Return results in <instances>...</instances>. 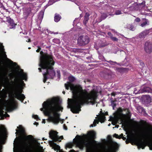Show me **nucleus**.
<instances>
[{
	"label": "nucleus",
	"instance_id": "f257e3e1",
	"mask_svg": "<svg viewBox=\"0 0 152 152\" xmlns=\"http://www.w3.org/2000/svg\"><path fill=\"white\" fill-rule=\"evenodd\" d=\"M70 82L65 84L66 89L69 90V87L72 91L73 99L68 98V107L70 108L71 111L74 113H78L81 111V106L90 103L92 105L96 102L98 97V92L93 90L88 92L86 89H83L80 85L75 86L71 82L75 80L74 77L70 76L69 77Z\"/></svg>",
	"mask_w": 152,
	"mask_h": 152
},
{
	"label": "nucleus",
	"instance_id": "f03ea898",
	"mask_svg": "<svg viewBox=\"0 0 152 152\" xmlns=\"http://www.w3.org/2000/svg\"><path fill=\"white\" fill-rule=\"evenodd\" d=\"M43 108L40 109L43 111L44 114L48 116L49 120L55 124H58L61 120L60 114L58 113L62 111L63 107L59 103V99L54 98L50 100L44 102L42 104Z\"/></svg>",
	"mask_w": 152,
	"mask_h": 152
},
{
	"label": "nucleus",
	"instance_id": "7ed1b4c3",
	"mask_svg": "<svg viewBox=\"0 0 152 152\" xmlns=\"http://www.w3.org/2000/svg\"><path fill=\"white\" fill-rule=\"evenodd\" d=\"M39 63V72H42V69H45L46 72L43 74L44 77L43 81L45 83L48 79H53L55 75V72L53 66L55 61L53 60L54 57L52 54H48L47 53H44L41 51L40 53Z\"/></svg>",
	"mask_w": 152,
	"mask_h": 152
},
{
	"label": "nucleus",
	"instance_id": "20e7f679",
	"mask_svg": "<svg viewBox=\"0 0 152 152\" xmlns=\"http://www.w3.org/2000/svg\"><path fill=\"white\" fill-rule=\"evenodd\" d=\"M126 144L130 143L132 145H133V143L137 146L139 149L141 148L144 149L145 147L146 146L145 142L133 136H130L129 138H127L126 141Z\"/></svg>",
	"mask_w": 152,
	"mask_h": 152
},
{
	"label": "nucleus",
	"instance_id": "39448f33",
	"mask_svg": "<svg viewBox=\"0 0 152 152\" xmlns=\"http://www.w3.org/2000/svg\"><path fill=\"white\" fill-rule=\"evenodd\" d=\"M13 88L15 93L12 95V96L15 97L23 102L25 98L24 95L22 94L23 92V87L20 85H15L14 84Z\"/></svg>",
	"mask_w": 152,
	"mask_h": 152
},
{
	"label": "nucleus",
	"instance_id": "423d86ee",
	"mask_svg": "<svg viewBox=\"0 0 152 152\" xmlns=\"http://www.w3.org/2000/svg\"><path fill=\"white\" fill-rule=\"evenodd\" d=\"M18 75L19 76H21L22 78V79H20L18 78H16L14 80L15 82H14L12 81L11 82L12 83H14V85H20L23 88L25 86L26 84L23 80H24L25 81H27V75L26 74H21L20 73H18Z\"/></svg>",
	"mask_w": 152,
	"mask_h": 152
},
{
	"label": "nucleus",
	"instance_id": "0eeeda50",
	"mask_svg": "<svg viewBox=\"0 0 152 152\" xmlns=\"http://www.w3.org/2000/svg\"><path fill=\"white\" fill-rule=\"evenodd\" d=\"M91 142L88 140L83 141H78L77 142L76 145L80 150H83L84 147H86L87 150H89Z\"/></svg>",
	"mask_w": 152,
	"mask_h": 152
},
{
	"label": "nucleus",
	"instance_id": "6e6552de",
	"mask_svg": "<svg viewBox=\"0 0 152 152\" xmlns=\"http://www.w3.org/2000/svg\"><path fill=\"white\" fill-rule=\"evenodd\" d=\"M89 42V37L87 35L81 36L79 37L77 39V43L81 46L87 44Z\"/></svg>",
	"mask_w": 152,
	"mask_h": 152
},
{
	"label": "nucleus",
	"instance_id": "1a4fd4ad",
	"mask_svg": "<svg viewBox=\"0 0 152 152\" xmlns=\"http://www.w3.org/2000/svg\"><path fill=\"white\" fill-rule=\"evenodd\" d=\"M134 92L135 94H140L143 93H149L152 92V89L149 87L144 85L141 88L137 90L136 88L134 89Z\"/></svg>",
	"mask_w": 152,
	"mask_h": 152
},
{
	"label": "nucleus",
	"instance_id": "9d476101",
	"mask_svg": "<svg viewBox=\"0 0 152 152\" xmlns=\"http://www.w3.org/2000/svg\"><path fill=\"white\" fill-rule=\"evenodd\" d=\"M145 6V4L142 3L141 4H138L135 3L132 4L131 6L129 7V10L131 11L138 10L141 9Z\"/></svg>",
	"mask_w": 152,
	"mask_h": 152
},
{
	"label": "nucleus",
	"instance_id": "9b49d317",
	"mask_svg": "<svg viewBox=\"0 0 152 152\" xmlns=\"http://www.w3.org/2000/svg\"><path fill=\"white\" fill-rule=\"evenodd\" d=\"M144 49L148 53H150L152 51V44L150 42H146L144 44Z\"/></svg>",
	"mask_w": 152,
	"mask_h": 152
},
{
	"label": "nucleus",
	"instance_id": "f8f14e48",
	"mask_svg": "<svg viewBox=\"0 0 152 152\" xmlns=\"http://www.w3.org/2000/svg\"><path fill=\"white\" fill-rule=\"evenodd\" d=\"M141 134L144 137L148 139H152V134L149 132L148 130H145L144 132H142ZM150 149L152 150V143L151 144Z\"/></svg>",
	"mask_w": 152,
	"mask_h": 152
},
{
	"label": "nucleus",
	"instance_id": "ddd939ff",
	"mask_svg": "<svg viewBox=\"0 0 152 152\" xmlns=\"http://www.w3.org/2000/svg\"><path fill=\"white\" fill-rule=\"evenodd\" d=\"M96 132L92 130L88 132L87 135H84V136L85 137H86L88 136L90 139L93 140L94 142H96V141L94 140L96 138Z\"/></svg>",
	"mask_w": 152,
	"mask_h": 152
},
{
	"label": "nucleus",
	"instance_id": "4468645a",
	"mask_svg": "<svg viewBox=\"0 0 152 152\" xmlns=\"http://www.w3.org/2000/svg\"><path fill=\"white\" fill-rule=\"evenodd\" d=\"M18 129V130L16 129V132L15 133L16 134L18 133L20 135L23 136L25 134V129L21 125L19 126L18 127H17Z\"/></svg>",
	"mask_w": 152,
	"mask_h": 152
},
{
	"label": "nucleus",
	"instance_id": "2eb2a0df",
	"mask_svg": "<svg viewBox=\"0 0 152 152\" xmlns=\"http://www.w3.org/2000/svg\"><path fill=\"white\" fill-rule=\"evenodd\" d=\"M7 21L9 23L8 26L10 28H14L16 25V24L14 23L13 20L11 19L10 18H8Z\"/></svg>",
	"mask_w": 152,
	"mask_h": 152
},
{
	"label": "nucleus",
	"instance_id": "dca6fc26",
	"mask_svg": "<svg viewBox=\"0 0 152 152\" xmlns=\"http://www.w3.org/2000/svg\"><path fill=\"white\" fill-rule=\"evenodd\" d=\"M58 132L56 131L53 130L51 131L49 133L50 137L53 141L55 139H56V138L58 136Z\"/></svg>",
	"mask_w": 152,
	"mask_h": 152
},
{
	"label": "nucleus",
	"instance_id": "f3484780",
	"mask_svg": "<svg viewBox=\"0 0 152 152\" xmlns=\"http://www.w3.org/2000/svg\"><path fill=\"white\" fill-rule=\"evenodd\" d=\"M151 98L148 95H145L143 96V101L146 104H148L151 102Z\"/></svg>",
	"mask_w": 152,
	"mask_h": 152
},
{
	"label": "nucleus",
	"instance_id": "a211bd4d",
	"mask_svg": "<svg viewBox=\"0 0 152 152\" xmlns=\"http://www.w3.org/2000/svg\"><path fill=\"white\" fill-rule=\"evenodd\" d=\"M90 15V14L88 12L86 13L84 17V19L83 21V23L84 25L86 26L87 23L89 20V16Z\"/></svg>",
	"mask_w": 152,
	"mask_h": 152
},
{
	"label": "nucleus",
	"instance_id": "6ab92c4d",
	"mask_svg": "<svg viewBox=\"0 0 152 152\" xmlns=\"http://www.w3.org/2000/svg\"><path fill=\"white\" fill-rule=\"evenodd\" d=\"M149 33V30H146L140 33L139 35V37L140 38H145Z\"/></svg>",
	"mask_w": 152,
	"mask_h": 152
},
{
	"label": "nucleus",
	"instance_id": "aec40b11",
	"mask_svg": "<svg viewBox=\"0 0 152 152\" xmlns=\"http://www.w3.org/2000/svg\"><path fill=\"white\" fill-rule=\"evenodd\" d=\"M61 15L58 14L56 13L54 17V20L55 22H58L61 19Z\"/></svg>",
	"mask_w": 152,
	"mask_h": 152
},
{
	"label": "nucleus",
	"instance_id": "412c9836",
	"mask_svg": "<svg viewBox=\"0 0 152 152\" xmlns=\"http://www.w3.org/2000/svg\"><path fill=\"white\" fill-rule=\"evenodd\" d=\"M136 109L137 111L140 113H142L145 112L144 109L140 106H137Z\"/></svg>",
	"mask_w": 152,
	"mask_h": 152
},
{
	"label": "nucleus",
	"instance_id": "4be33fe9",
	"mask_svg": "<svg viewBox=\"0 0 152 152\" xmlns=\"http://www.w3.org/2000/svg\"><path fill=\"white\" fill-rule=\"evenodd\" d=\"M118 121L119 118L118 117L113 118V120L112 122V124L114 125H115V124L117 123H118Z\"/></svg>",
	"mask_w": 152,
	"mask_h": 152
},
{
	"label": "nucleus",
	"instance_id": "5701e85b",
	"mask_svg": "<svg viewBox=\"0 0 152 152\" xmlns=\"http://www.w3.org/2000/svg\"><path fill=\"white\" fill-rule=\"evenodd\" d=\"M127 28L129 29L130 30L134 31L135 30V28L134 26L132 24H129L127 25Z\"/></svg>",
	"mask_w": 152,
	"mask_h": 152
},
{
	"label": "nucleus",
	"instance_id": "b1692460",
	"mask_svg": "<svg viewBox=\"0 0 152 152\" xmlns=\"http://www.w3.org/2000/svg\"><path fill=\"white\" fill-rule=\"evenodd\" d=\"M143 20H145V21L141 24L140 26L142 27H143L147 25H148L149 24V22L148 19L146 18H144Z\"/></svg>",
	"mask_w": 152,
	"mask_h": 152
},
{
	"label": "nucleus",
	"instance_id": "393cba45",
	"mask_svg": "<svg viewBox=\"0 0 152 152\" xmlns=\"http://www.w3.org/2000/svg\"><path fill=\"white\" fill-rule=\"evenodd\" d=\"M32 136L31 135H30L27 136L23 137V139L26 141H28L30 140Z\"/></svg>",
	"mask_w": 152,
	"mask_h": 152
},
{
	"label": "nucleus",
	"instance_id": "a878e982",
	"mask_svg": "<svg viewBox=\"0 0 152 152\" xmlns=\"http://www.w3.org/2000/svg\"><path fill=\"white\" fill-rule=\"evenodd\" d=\"M108 45V43L105 41H102L100 44L99 47H103L107 46Z\"/></svg>",
	"mask_w": 152,
	"mask_h": 152
},
{
	"label": "nucleus",
	"instance_id": "bb28decb",
	"mask_svg": "<svg viewBox=\"0 0 152 152\" xmlns=\"http://www.w3.org/2000/svg\"><path fill=\"white\" fill-rule=\"evenodd\" d=\"M53 144L54 145L53 148L55 150H59L60 149V147L58 145H57L56 143H53Z\"/></svg>",
	"mask_w": 152,
	"mask_h": 152
},
{
	"label": "nucleus",
	"instance_id": "cd10ccee",
	"mask_svg": "<svg viewBox=\"0 0 152 152\" xmlns=\"http://www.w3.org/2000/svg\"><path fill=\"white\" fill-rule=\"evenodd\" d=\"M124 109H122L121 107H119L117 110V111L119 114L120 115H123V112L124 111Z\"/></svg>",
	"mask_w": 152,
	"mask_h": 152
},
{
	"label": "nucleus",
	"instance_id": "c85d7f7f",
	"mask_svg": "<svg viewBox=\"0 0 152 152\" xmlns=\"http://www.w3.org/2000/svg\"><path fill=\"white\" fill-rule=\"evenodd\" d=\"M124 111L126 112V114L128 116H130L131 113L129 110L128 108H125L124 109Z\"/></svg>",
	"mask_w": 152,
	"mask_h": 152
},
{
	"label": "nucleus",
	"instance_id": "c756f323",
	"mask_svg": "<svg viewBox=\"0 0 152 152\" xmlns=\"http://www.w3.org/2000/svg\"><path fill=\"white\" fill-rule=\"evenodd\" d=\"M108 15L106 13H103L102 15L101 18L102 19L104 20L108 17Z\"/></svg>",
	"mask_w": 152,
	"mask_h": 152
},
{
	"label": "nucleus",
	"instance_id": "7c9ffc66",
	"mask_svg": "<svg viewBox=\"0 0 152 152\" xmlns=\"http://www.w3.org/2000/svg\"><path fill=\"white\" fill-rule=\"evenodd\" d=\"M44 15V12L42 11L40 12L39 15V18L40 19H42Z\"/></svg>",
	"mask_w": 152,
	"mask_h": 152
},
{
	"label": "nucleus",
	"instance_id": "2f4dec72",
	"mask_svg": "<svg viewBox=\"0 0 152 152\" xmlns=\"http://www.w3.org/2000/svg\"><path fill=\"white\" fill-rule=\"evenodd\" d=\"M10 106L12 107V109H14L15 108L16 104L13 101L11 102L10 104Z\"/></svg>",
	"mask_w": 152,
	"mask_h": 152
},
{
	"label": "nucleus",
	"instance_id": "473e14b6",
	"mask_svg": "<svg viewBox=\"0 0 152 152\" xmlns=\"http://www.w3.org/2000/svg\"><path fill=\"white\" fill-rule=\"evenodd\" d=\"M110 39L113 41L114 42H118V38L114 37L113 36H111V37Z\"/></svg>",
	"mask_w": 152,
	"mask_h": 152
},
{
	"label": "nucleus",
	"instance_id": "72a5a7b5",
	"mask_svg": "<svg viewBox=\"0 0 152 152\" xmlns=\"http://www.w3.org/2000/svg\"><path fill=\"white\" fill-rule=\"evenodd\" d=\"M16 6L17 8V9H16V8L15 9V11L17 13H19L21 11V9L20 8V7H18L16 5Z\"/></svg>",
	"mask_w": 152,
	"mask_h": 152
},
{
	"label": "nucleus",
	"instance_id": "f704fd0d",
	"mask_svg": "<svg viewBox=\"0 0 152 152\" xmlns=\"http://www.w3.org/2000/svg\"><path fill=\"white\" fill-rule=\"evenodd\" d=\"M4 111L2 110L1 112V114L2 115H3V116L6 117H10V115L7 113H6V114H4Z\"/></svg>",
	"mask_w": 152,
	"mask_h": 152
},
{
	"label": "nucleus",
	"instance_id": "c9c22d12",
	"mask_svg": "<svg viewBox=\"0 0 152 152\" xmlns=\"http://www.w3.org/2000/svg\"><path fill=\"white\" fill-rule=\"evenodd\" d=\"M81 50L79 48H75L73 50V51L75 53L81 52Z\"/></svg>",
	"mask_w": 152,
	"mask_h": 152
},
{
	"label": "nucleus",
	"instance_id": "e433bc0d",
	"mask_svg": "<svg viewBox=\"0 0 152 152\" xmlns=\"http://www.w3.org/2000/svg\"><path fill=\"white\" fill-rule=\"evenodd\" d=\"M56 139H55L53 141L54 142H56L58 141L59 142H61V138H59V137L58 135L57 137L56 138Z\"/></svg>",
	"mask_w": 152,
	"mask_h": 152
},
{
	"label": "nucleus",
	"instance_id": "4c0bfd02",
	"mask_svg": "<svg viewBox=\"0 0 152 152\" xmlns=\"http://www.w3.org/2000/svg\"><path fill=\"white\" fill-rule=\"evenodd\" d=\"M27 148L25 152H33L32 150L27 145Z\"/></svg>",
	"mask_w": 152,
	"mask_h": 152
},
{
	"label": "nucleus",
	"instance_id": "58836bf2",
	"mask_svg": "<svg viewBox=\"0 0 152 152\" xmlns=\"http://www.w3.org/2000/svg\"><path fill=\"white\" fill-rule=\"evenodd\" d=\"M33 118L37 121L39 119L38 115H33Z\"/></svg>",
	"mask_w": 152,
	"mask_h": 152
},
{
	"label": "nucleus",
	"instance_id": "ea45409f",
	"mask_svg": "<svg viewBox=\"0 0 152 152\" xmlns=\"http://www.w3.org/2000/svg\"><path fill=\"white\" fill-rule=\"evenodd\" d=\"M66 147L67 148H72V144L71 143H68L66 144Z\"/></svg>",
	"mask_w": 152,
	"mask_h": 152
},
{
	"label": "nucleus",
	"instance_id": "a19ab883",
	"mask_svg": "<svg viewBox=\"0 0 152 152\" xmlns=\"http://www.w3.org/2000/svg\"><path fill=\"white\" fill-rule=\"evenodd\" d=\"M107 62L110 64L112 65H114L115 64L117 63V62H114L111 61H107Z\"/></svg>",
	"mask_w": 152,
	"mask_h": 152
},
{
	"label": "nucleus",
	"instance_id": "79ce46f5",
	"mask_svg": "<svg viewBox=\"0 0 152 152\" xmlns=\"http://www.w3.org/2000/svg\"><path fill=\"white\" fill-rule=\"evenodd\" d=\"M111 105L113 107H115L116 106V103H114L115 101L114 100H112L111 101Z\"/></svg>",
	"mask_w": 152,
	"mask_h": 152
},
{
	"label": "nucleus",
	"instance_id": "37998d69",
	"mask_svg": "<svg viewBox=\"0 0 152 152\" xmlns=\"http://www.w3.org/2000/svg\"><path fill=\"white\" fill-rule=\"evenodd\" d=\"M113 137L117 139H120L121 137H119V136L117 134H115L113 135Z\"/></svg>",
	"mask_w": 152,
	"mask_h": 152
},
{
	"label": "nucleus",
	"instance_id": "c03bdc74",
	"mask_svg": "<svg viewBox=\"0 0 152 152\" xmlns=\"http://www.w3.org/2000/svg\"><path fill=\"white\" fill-rule=\"evenodd\" d=\"M115 14L116 15H120L121 14V12L120 10H118L115 11Z\"/></svg>",
	"mask_w": 152,
	"mask_h": 152
},
{
	"label": "nucleus",
	"instance_id": "a18cd8bd",
	"mask_svg": "<svg viewBox=\"0 0 152 152\" xmlns=\"http://www.w3.org/2000/svg\"><path fill=\"white\" fill-rule=\"evenodd\" d=\"M57 77L58 78H60L61 76L60 72L59 70L57 71Z\"/></svg>",
	"mask_w": 152,
	"mask_h": 152
},
{
	"label": "nucleus",
	"instance_id": "49530a36",
	"mask_svg": "<svg viewBox=\"0 0 152 152\" xmlns=\"http://www.w3.org/2000/svg\"><path fill=\"white\" fill-rule=\"evenodd\" d=\"M99 121L96 120H95L93 122V124H94V126H95L96 125V124H98Z\"/></svg>",
	"mask_w": 152,
	"mask_h": 152
},
{
	"label": "nucleus",
	"instance_id": "de8ad7c7",
	"mask_svg": "<svg viewBox=\"0 0 152 152\" xmlns=\"http://www.w3.org/2000/svg\"><path fill=\"white\" fill-rule=\"evenodd\" d=\"M9 76L11 77L12 78H13L14 77V75L12 73H10L9 74Z\"/></svg>",
	"mask_w": 152,
	"mask_h": 152
},
{
	"label": "nucleus",
	"instance_id": "09e8293b",
	"mask_svg": "<svg viewBox=\"0 0 152 152\" xmlns=\"http://www.w3.org/2000/svg\"><path fill=\"white\" fill-rule=\"evenodd\" d=\"M140 65L142 66V67H143L145 66V64L144 63L141 61H140Z\"/></svg>",
	"mask_w": 152,
	"mask_h": 152
},
{
	"label": "nucleus",
	"instance_id": "8fccbe9b",
	"mask_svg": "<svg viewBox=\"0 0 152 152\" xmlns=\"http://www.w3.org/2000/svg\"><path fill=\"white\" fill-rule=\"evenodd\" d=\"M140 18H137L134 20V21L137 22H139L140 21Z\"/></svg>",
	"mask_w": 152,
	"mask_h": 152
},
{
	"label": "nucleus",
	"instance_id": "3c124183",
	"mask_svg": "<svg viewBox=\"0 0 152 152\" xmlns=\"http://www.w3.org/2000/svg\"><path fill=\"white\" fill-rule=\"evenodd\" d=\"M37 48H38V49L36 50V52L37 53H39V52L40 50L41 49V48L39 46H37Z\"/></svg>",
	"mask_w": 152,
	"mask_h": 152
},
{
	"label": "nucleus",
	"instance_id": "603ef678",
	"mask_svg": "<svg viewBox=\"0 0 152 152\" xmlns=\"http://www.w3.org/2000/svg\"><path fill=\"white\" fill-rule=\"evenodd\" d=\"M107 34L110 37V38H111V36H113L112 34L110 32H108L107 33Z\"/></svg>",
	"mask_w": 152,
	"mask_h": 152
},
{
	"label": "nucleus",
	"instance_id": "864d4df0",
	"mask_svg": "<svg viewBox=\"0 0 152 152\" xmlns=\"http://www.w3.org/2000/svg\"><path fill=\"white\" fill-rule=\"evenodd\" d=\"M5 128L3 127V128L0 127V132H1L2 131H4V129H5Z\"/></svg>",
	"mask_w": 152,
	"mask_h": 152
},
{
	"label": "nucleus",
	"instance_id": "5fc2aeb1",
	"mask_svg": "<svg viewBox=\"0 0 152 152\" xmlns=\"http://www.w3.org/2000/svg\"><path fill=\"white\" fill-rule=\"evenodd\" d=\"M63 128H64V129L66 130L67 129V127L66 126V125L65 124H64V125H63Z\"/></svg>",
	"mask_w": 152,
	"mask_h": 152
},
{
	"label": "nucleus",
	"instance_id": "6e6d98bb",
	"mask_svg": "<svg viewBox=\"0 0 152 152\" xmlns=\"http://www.w3.org/2000/svg\"><path fill=\"white\" fill-rule=\"evenodd\" d=\"M76 137L77 138H78V139H79H79H80L81 138V137H82L80 136V135H77L76 136Z\"/></svg>",
	"mask_w": 152,
	"mask_h": 152
},
{
	"label": "nucleus",
	"instance_id": "4d7b16f0",
	"mask_svg": "<svg viewBox=\"0 0 152 152\" xmlns=\"http://www.w3.org/2000/svg\"><path fill=\"white\" fill-rule=\"evenodd\" d=\"M9 60L10 61V63H11L12 64L13 63L14 64H15V65L17 64H16V63H15V62L14 63L13 62V61H11V60H10V59H9Z\"/></svg>",
	"mask_w": 152,
	"mask_h": 152
},
{
	"label": "nucleus",
	"instance_id": "13d9d810",
	"mask_svg": "<svg viewBox=\"0 0 152 152\" xmlns=\"http://www.w3.org/2000/svg\"><path fill=\"white\" fill-rule=\"evenodd\" d=\"M116 95V94L115 92H113L111 93V95L112 96H115Z\"/></svg>",
	"mask_w": 152,
	"mask_h": 152
},
{
	"label": "nucleus",
	"instance_id": "bf43d9fd",
	"mask_svg": "<svg viewBox=\"0 0 152 152\" xmlns=\"http://www.w3.org/2000/svg\"><path fill=\"white\" fill-rule=\"evenodd\" d=\"M104 114V115H108V113L107 112H106Z\"/></svg>",
	"mask_w": 152,
	"mask_h": 152
},
{
	"label": "nucleus",
	"instance_id": "052dcab7",
	"mask_svg": "<svg viewBox=\"0 0 152 152\" xmlns=\"http://www.w3.org/2000/svg\"><path fill=\"white\" fill-rule=\"evenodd\" d=\"M119 136V137H121V138H122V137H123V134H121Z\"/></svg>",
	"mask_w": 152,
	"mask_h": 152
},
{
	"label": "nucleus",
	"instance_id": "680f3d73",
	"mask_svg": "<svg viewBox=\"0 0 152 152\" xmlns=\"http://www.w3.org/2000/svg\"><path fill=\"white\" fill-rule=\"evenodd\" d=\"M75 151V150L73 149L69 151V152H74Z\"/></svg>",
	"mask_w": 152,
	"mask_h": 152
},
{
	"label": "nucleus",
	"instance_id": "e2e57ef3",
	"mask_svg": "<svg viewBox=\"0 0 152 152\" xmlns=\"http://www.w3.org/2000/svg\"><path fill=\"white\" fill-rule=\"evenodd\" d=\"M59 138H61V140L63 139V136H61L60 137H59Z\"/></svg>",
	"mask_w": 152,
	"mask_h": 152
},
{
	"label": "nucleus",
	"instance_id": "0e129e2a",
	"mask_svg": "<svg viewBox=\"0 0 152 152\" xmlns=\"http://www.w3.org/2000/svg\"><path fill=\"white\" fill-rule=\"evenodd\" d=\"M122 138L123 139V140H125L126 139V137H122Z\"/></svg>",
	"mask_w": 152,
	"mask_h": 152
},
{
	"label": "nucleus",
	"instance_id": "69168bd1",
	"mask_svg": "<svg viewBox=\"0 0 152 152\" xmlns=\"http://www.w3.org/2000/svg\"><path fill=\"white\" fill-rule=\"evenodd\" d=\"M94 126V124H91L90 126V127H93Z\"/></svg>",
	"mask_w": 152,
	"mask_h": 152
},
{
	"label": "nucleus",
	"instance_id": "338daca9",
	"mask_svg": "<svg viewBox=\"0 0 152 152\" xmlns=\"http://www.w3.org/2000/svg\"><path fill=\"white\" fill-rule=\"evenodd\" d=\"M104 117H102L100 118L101 119H104Z\"/></svg>",
	"mask_w": 152,
	"mask_h": 152
},
{
	"label": "nucleus",
	"instance_id": "774afa93",
	"mask_svg": "<svg viewBox=\"0 0 152 152\" xmlns=\"http://www.w3.org/2000/svg\"><path fill=\"white\" fill-rule=\"evenodd\" d=\"M62 93L64 94L65 93V91H63Z\"/></svg>",
	"mask_w": 152,
	"mask_h": 152
}]
</instances>
